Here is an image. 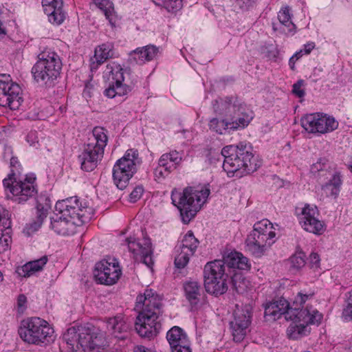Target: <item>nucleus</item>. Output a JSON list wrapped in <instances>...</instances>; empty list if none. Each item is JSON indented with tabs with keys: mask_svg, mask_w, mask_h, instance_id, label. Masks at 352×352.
<instances>
[{
	"mask_svg": "<svg viewBox=\"0 0 352 352\" xmlns=\"http://www.w3.org/2000/svg\"><path fill=\"white\" fill-rule=\"evenodd\" d=\"M227 278L223 261L215 260L206 264L204 278V286L208 293L216 296L224 294L228 289Z\"/></svg>",
	"mask_w": 352,
	"mask_h": 352,
	"instance_id": "nucleus-13",
	"label": "nucleus"
},
{
	"mask_svg": "<svg viewBox=\"0 0 352 352\" xmlns=\"http://www.w3.org/2000/svg\"><path fill=\"white\" fill-rule=\"evenodd\" d=\"M27 298L24 294H20L17 298L16 309L20 314L24 312L27 307Z\"/></svg>",
	"mask_w": 352,
	"mask_h": 352,
	"instance_id": "nucleus-49",
	"label": "nucleus"
},
{
	"mask_svg": "<svg viewBox=\"0 0 352 352\" xmlns=\"http://www.w3.org/2000/svg\"><path fill=\"white\" fill-rule=\"evenodd\" d=\"M158 49L154 45L138 47L131 53L132 58L138 64H143L152 60L157 54Z\"/></svg>",
	"mask_w": 352,
	"mask_h": 352,
	"instance_id": "nucleus-30",
	"label": "nucleus"
},
{
	"mask_svg": "<svg viewBox=\"0 0 352 352\" xmlns=\"http://www.w3.org/2000/svg\"><path fill=\"white\" fill-rule=\"evenodd\" d=\"M12 154V148L9 146H6L4 148L3 159L6 161L10 160V165L12 168L11 171L13 170L14 173H16L15 170L18 171L20 169L21 164L18 160V158L13 156Z\"/></svg>",
	"mask_w": 352,
	"mask_h": 352,
	"instance_id": "nucleus-39",
	"label": "nucleus"
},
{
	"mask_svg": "<svg viewBox=\"0 0 352 352\" xmlns=\"http://www.w3.org/2000/svg\"><path fill=\"white\" fill-rule=\"evenodd\" d=\"M25 140L30 146L36 147L39 142L38 132L35 130H30L25 135Z\"/></svg>",
	"mask_w": 352,
	"mask_h": 352,
	"instance_id": "nucleus-45",
	"label": "nucleus"
},
{
	"mask_svg": "<svg viewBox=\"0 0 352 352\" xmlns=\"http://www.w3.org/2000/svg\"><path fill=\"white\" fill-rule=\"evenodd\" d=\"M223 261L228 267L241 270L248 271L251 268V263L249 259L241 253L235 251L225 255Z\"/></svg>",
	"mask_w": 352,
	"mask_h": 352,
	"instance_id": "nucleus-28",
	"label": "nucleus"
},
{
	"mask_svg": "<svg viewBox=\"0 0 352 352\" xmlns=\"http://www.w3.org/2000/svg\"><path fill=\"white\" fill-rule=\"evenodd\" d=\"M134 352H155L144 346L139 345L134 347Z\"/></svg>",
	"mask_w": 352,
	"mask_h": 352,
	"instance_id": "nucleus-54",
	"label": "nucleus"
},
{
	"mask_svg": "<svg viewBox=\"0 0 352 352\" xmlns=\"http://www.w3.org/2000/svg\"><path fill=\"white\" fill-rule=\"evenodd\" d=\"M107 329L116 338L123 339L124 334L129 329L124 318L122 315H117L112 318H109L106 321Z\"/></svg>",
	"mask_w": 352,
	"mask_h": 352,
	"instance_id": "nucleus-26",
	"label": "nucleus"
},
{
	"mask_svg": "<svg viewBox=\"0 0 352 352\" xmlns=\"http://www.w3.org/2000/svg\"><path fill=\"white\" fill-rule=\"evenodd\" d=\"M252 307L245 305L241 307L236 306L233 314V320L230 322V327L234 342H240L249 331L251 323Z\"/></svg>",
	"mask_w": 352,
	"mask_h": 352,
	"instance_id": "nucleus-19",
	"label": "nucleus"
},
{
	"mask_svg": "<svg viewBox=\"0 0 352 352\" xmlns=\"http://www.w3.org/2000/svg\"><path fill=\"white\" fill-rule=\"evenodd\" d=\"M63 0H42L44 11H51L52 9L62 8Z\"/></svg>",
	"mask_w": 352,
	"mask_h": 352,
	"instance_id": "nucleus-44",
	"label": "nucleus"
},
{
	"mask_svg": "<svg viewBox=\"0 0 352 352\" xmlns=\"http://www.w3.org/2000/svg\"><path fill=\"white\" fill-rule=\"evenodd\" d=\"M63 338L73 352H105V340L89 328L71 327Z\"/></svg>",
	"mask_w": 352,
	"mask_h": 352,
	"instance_id": "nucleus-7",
	"label": "nucleus"
},
{
	"mask_svg": "<svg viewBox=\"0 0 352 352\" xmlns=\"http://www.w3.org/2000/svg\"><path fill=\"white\" fill-rule=\"evenodd\" d=\"M300 124L307 133L316 136L331 133L339 125L333 116L322 112L304 115L300 119Z\"/></svg>",
	"mask_w": 352,
	"mask_h": 352,
	"instance_id": "nucleus-14",
	"label": "nucleus"
},
{
	"mask_svg": "<svg viewBox=\"0 0 352 352\" xmlns=\"http://www.w3.org/2000/svg\"><path fill=\"white\" fill-rule=\"evenodd\" d=\"M171 172L169 168L158 161L157 165L153 171L155 179L159 182H162L168 177Z\"/></svg>",
	"mask_w": 352,
	"mask_h": 352,
	"instance_id": "nucleus-41",
	"label": "nucleus"
},
{
	"mask_svg": "<svg viewBox=\"0 0 352 352\" xmlns=\"http://www.w3.org/2000/svg\"><path fill=\"white\" fill-rule=\"evenodd\" d=\"M276 241V228L267 219L256 222L246 239V246L252 255L262 256Z\"/></svg>",
	"mask_w": 352,
	"mask_h": 352,
	"instance_id": "nucleus-9",
	"label": "nucleus"
},
{
	"mask_svg": "<svg viewBox=\"0 0 352 352\" xmlns=\"http://www.w3.org/2000/svg\"><path fill=\"white\" fill-rule=\"evenodd\" d=\"M23 102L22 89L9 74H0V106L16 110Z\"/></svg>",
	"mask_w": 352,
	"mask_h": 352,
	"instance_id": "nucleus-16",
	"label": "nucleus"
},
{
	"mask_svg": "<svg viewBox=\"0 0 352 352\" xmlns=\"http://www.w3.org/2000/svg\"><path fill=\"white\" fill-rule=\"evenodd\" d=\"M2 280V274H1V272H0V280Z\"/></svg>",
	"mask_w": 352,
	"mask_h": 352,
	"instance_id": "nucleus-58",
	"label": "nucleus"
},
{
	"mask_svg": "<svg viewBox=\"0 0 352 352\" xmlns=\"http://www.w3.org/2000/svg\"><path fill=\"white\" fill-rule=\"evenodd\" d=\"M236 119L235 117L225 118H214L209 121L208 126L210 131L219 134L223 135L231 131H236L246 127L253 118L251 114H244L241 116L239 114Z\"/></svg>",
	"mask_w": 352,
	"mask_h": 352,
	"instance_id": "nucleus-20",
	"label": "nucleus"
},
{
	"mask_svg": "<svg viewBox=\"0 0 352 352\" xmlns=\"http://www.w3.org/2000/svg\"><path fill=\"white\" fill-rule=\"evenodd\" d=\"M107 142V130L100 126L95 127L92 131V137L89 139V142L79 156L82 170L89 172L96 168L103 157Z\"/></svg>",
	"mask_w": 352,
	"mask_h": 352,
	"instance_id": "nucleus-10",
	"label": "nucleus"
},
{
	"mask_svg": "<svg viewBox=\"0 0 352 352\" xmlns=\"http://www.w3.org/2000/svg\"><path fill=\"white\" fill-rule=\"evenodd\" d=\"M11 221L8 212L0 205V253L5 252L10 248L12 237L10 234Z\"/></svg>",
	"mask_w": 352,
	"mask_h": 352,
	"instance_id": "nucleus-24",
	"label": "nucleus"
},
{
	"mask_svg": "<svg viewBox=\"0 0 352 352\" xmlns=\"http://www.w3.org/2000/svg\"><path fill=\"white\" fill-rule=\"evenodd\" d=\"M199 244V241L193 232L191 230L188 231L175 248V265L177 268H184L188 263Z\"/></svg>",
	"mask_w": 352,
	"mask_h": 352,
	"instance_id": "nucleus-21",
	"label": "nucleus"
},
{
	"mask_svg": "<svg viewBox=\"0 0 352 352\" xmlns=\"http://www.w3.org/2000/svg\"><path fill=\"white\" fill-rule=\"evenodd\" d=\"M184 295L192 307H195L200 302L201 287L197 281L190 280L184 285Z\"/></svg>",
	"mask_w": 352,
	"mask_h": 352,
	"instance_id": "nucleus-29",
	"label": "nucleus"
},
{
	"mask_svg": "<svg viewBox=\"0 0 352 352\" xmlns=\"http://www.w3.org/2000/svg\"><path fill=\"white\" fill-rule=\"evenodd\" d=\"M342 317L346 321H352V289L348 292V303L343 309Z\"/></svg>",
	"mask_w": 352,
	"mask_h": 352,
	"instance_id": "nucleus-43",
	"label": "nucleus"
},
{
	"mask_svg": "<svg viewBox=\"0 0 352 352\" xmlns=\"http://www.w3.org/2000/svg\"><path fill=\"white\" fill-rule=\"evenodd\" d=\"M166 339L170 349L179 345L188 344L190 342L186 333L177 326H174L168 331Z\"/></svg>",
	"mask_w": 352,
	"mask_h": 352,
	"instance_id": "nucleus-33",
	"label": "nucleus"
},
{
	"mask_svg": "<svg viewBox=\"0 0 352 352\" xmlns=\"http://www.w3.org/2000/svg\"><path fill=\"white\" fill-rule=\"evenodd\" d=\"M94 210L88 206H80L76 197L58 201L55 206V213L51 218L52 228L58 234L68 235L74 225L90 220Z\"/></svg>",
	"mask_w": 352,
	"mask_h": 352,
	"instance_id": "nucleus-2",
	"label": "nucleus"
},
{
	"mask_svg": "<svg viewBox=\"0 0 352 352\" xmlns=\"http://www.w3.org/2000/svg\"><path fill=\"white\" fill-rule=\"evenodd\" d=\"M291 9L289 6H286L280 8L278 13V19L281 25L286 29L283 31L285 33L294 34L296 32V25L292 21Z\"/></svg>",
	"mask_w": 352,
	"mask_h": 352,
	"instance_id": "nucleus-34",
	"label": "nucleus"
},
{
	"mask_svg": "<svg viewBox=\"0 0 352 352\" xmlns=\"http://www.w3.org/2000/svg\"><path fill=\"white\" fill-rule=\"evenodd\" d=\"M291 270L298 271L305 265V255L302 252H298L292 255L289 259Z\"/></svg>",
	"mask_w": 352,
	"mask_h": 352,
	"instance_id": "nucleus-40",
	"label": "nucleus"
},
{
	"mask_svg": "<svg viewBox=\"0 0 352 352\" xmlns=\"http://www.w3.org/2000/svg\"><path fill=\"white\" fill-rule=\"evenodd\" d=\"M162 298L151 289H146L136 298L135 310L138 313L135 322V330L142 338L149 340L160 333L159 321Z\"/></svg>",
	"mask_w": 352,
	"mask_h": 352,
	"instance_id": "nucleus-1",
	"label": "nucleus"
},
{
	"mask_svg": "<svg viewBox=\"0 0 352 352\" xmlns=\"http://www.w3.org/2000/svg\"><path fill=\"white\" fill-rule=\"evenodd\" d=\"M48 16V21L54 25H60L65 19V14L62 8L52 9L51 11H44Z\"/></svg>",
	"mask_w": 352,
	"mask_h": 352,
	"instance_id": "nucleus-38",
	"label": "nucleus"
},
{
	"mask_svg": "<svg viewBox=\"0 0 352 352\" xmlns=\"http://www.w3.org/2000/svg\"><path fill=\"white\" fill-rule=\"evenodd\" d=\"M113 45L110 43H102L96 47L94 58L97 64L100 65L108 58H112L113 56Z\"/></svg>",
	"mask_w": 352,
	"mask_h": 352,
	"instance_id": "nucleus-35",
	"label": "nucleus"
},
{
	"mask_svg": "<svg viewBox=\"0 0 352 352\" xmlns=\"http://www.w3.org/2000/svg\"><path fill=\"white\" fill-rule=\"evenodd\" d=\"M94 3L103 12L111 27L116 28L118 16L114 10L113 3L109 0H94Z\"/></svg>",
	"mask_w": 352,
	"mask_h": 352,
	"instance_id": "nucleus-32",
	"label": "nucleus"
},
{
	"mask_svg": "<svg viewBox=\"0 0 352 352\" xmlns=\"http://www.w3.org/2000/svg\"><path fill=\"white\" fill-rule=\"evenodd\" d=\"M95 63L93 62L92 64H91V68H94V65Z\"/></svg>",
	"mask_w": 352,
	"mask_h": 352,
	"instance_id": "nucleus-59",
	"label": "nucleus"
},
{
	"mask_svg": "<svg viewBox=\"0 0 352 352\" xmlns=\"http://www.w3.org/2000/svg\"><path fill=\"white\" fill-rule=\"evenodd\" d=\"M62 62L56 52L45 50L38 55V59L32 68L34 79L45 84L51 83L60 75Z\"/></svg>",
	"mask_w": 352,
	"mask_h": 352,
	"instance_id": "nucleus-11",
	"label": "nucleus"
},
{
	"mask_svg": "<svg viewBox=\"0 0 352 352\" xmlns=\"http://www.w3.org/2000/svg\"><path fill=\"white\" fill-rule=\"evenodd\" d=\"M210 190L204 186H189L182 191L173 189L171 200L180 212L182 221L188 223L206 202Z\"/></svg>",
	"mask_w": 352,
	"mask_h": 352,
	"instance_id": "nucleus-5",
	"label": "nucleus"
},
{
	"mask_svg": "<svg viewBox=\"0 0 352 352\" xmlns=\"http://www.w3.org/2000/svg\"><path fill=\"white\" fill-rule=\"evenodd\" d=\"M103 77L109 82L108 88L104 91V94L108 98L124 96L131 91L130 87L123 83L124 69L118 63L116 62L108 63L103 72Z\"/></svg>",
	"mask_w": 352,
	"mask_h": 352,
	"instance_id": "nucleus-15",
	"label": "nucleus"
},
{
	"mask_svg": "<svg viewBox=\"0 0 352 352\" xmlns=\"http://www.w3.org/2000/svg\"><path fill=\"white\" fill-rule=\"evenodd\" d=\"M314 295V292H300L294 298V308L287 314V320L294 321L287 330L289 338L296 340L307 335L309 332L308 325L318 324L322 319V315L311 306L302 307Z\"/></svg>",
	"mask_w": 352,
	"mask_h": 352,
	"instance_id": "nucleus-3",
	"label": "nucleus"
},
{
	"mask_svg": "<svg viewBox=\"0 0 352 352\" xmlns=\"http://www.w3.org/2000/svg\"><path fill=\"white\" fill-rule=\"evenodd\" d=\"M263 53L269 59H275L278 54L277 48L272 45L263 49Z\"/></svg>",
	"mask_w": 352,
	"mask_h": 352,
	"instance_id": "nucleus-47",
	"label": "nucleus"
},
{
	"mask_svg": "<svg viewBox=\"0 0 352 352\" xmlns=\"http://www.w3.org/2000/svg\"><path fill=\"white\" fill-rule=\"evenodd\" d=\"M221 154L224 157L223 168L228 177H241L256 170L261 164L258 157L254 156L243 144L226 146L221 150Z\"/></svg>",
	"mask_w": 352,
	"mask_h": 352,
	"instance_id": "nucleus-4",
	"label": "nucleus"
},
{
	"mask_svg": "<svg viewBox=\"0 0 352 352\" xmlns=\"http://www.w3.org/2000/svg\"><path fill=\"white\" fill-rule=\"evenodd\" d=\"M349 169L352 173V164L349 166Z\"/></svg>",
	"mask_w": 352,
	"mask_h": 352,
	"instance_id": "nucleus-57",
	"label": "nucleus"
},
{
	"mask_svg": "<svg viewBox=\"0 0 352 352\" xmlns=\"http://www.w3.org/2000/svg\"><path fill=\"white\" fill-rule=\"evenodd\" d=\"M309 261L313 268H318L320 265V258L318 254L313 252L309 256Z\"/></svg>",
	"mask_w": 352,
	"mask_h": 352,
	"instance_id": "nucleus-50",
	"label": "nucleus"
},
{
	"mask_svg": "<svg viewBox=\"0 0 352 352\" xmlns=\"http://www.w3.org/2000/svg\"><path fill=\"white\" fill-rule=\"evenodd\" d=\"M296 212L300 225L305 231L318 235L324 232V223L319 219L320 213L315 205L304 204L296 208Z\"/></svg>",
	"mask_w": 352,
	"mask_h": 352,
	"instance_id": "nucleus-17",
	"label": "nucleus"
},
{
	"mask_svg": "<svg viewBox=\"0 0 352 352\" xmlns=\"http://www.w3.org/2000/svg\"><path fill=\"white\" fill-rule=\"evenodd\" d=\"M170 349L171 352H192L190 342H188V344L179 345Z\"/></svg>",
	"mask_w": 352,
	"mask_h": 352,
	"instance_id": "nucleus-51",
	"label": "nucleus"
},
{
	"mask_svg": "<svg viewBox=\"0 0 352 352\" xmlns=\"http://www.w3.org/2000/svg\"><path fill=\"white\" fill-rule=\"evenodd\" d=\"M158 6L164 8L168 12L176 14L183 7V0H152Z\"/></svg>",
	"mask_w": 352,
	"mask_h": 352,
	"instance_id": "nucleus-37",
	"label": "nucleus"
},
{
	"mask_svg": "<svg viewBox=\"0 0 352 352\" xmlns=\"http://www.w3.org/2000/svg\"><path fill=\"white\" fill-rule=\"evenodd\" d=\"M126 243L129 250L133 254L136 261L142 262L149 268L153 267V248L149 238L144 237L136 240L135 238L129 237L126 239Z\"/></svg>",
	"mask_w": 352,
	"mask_h": 352,
	"instance_id": "nucleus-23",
	"label": "nucleus"
},
{
	"mask_svg": "<svg viewBox=\"0 0 352 352\" xmlns=\"http://www.w3.org/2000/svg\"><path fill=\"white\" fill-rule=\"evenodd\" d=\"M294 308V301L290 305L285 298H280L278 300L270 302L265 307V316L268 320H276L282 315H285L287 320L288 312Z\"/></svg>",
	"mask_w": 352,
	"mask_h": 352,
	"instance_id": "nucleus-25",
	"label": "nucleus"
},
{
	"mask_svg": "<svg viewBox=\"0 0 352 352\" xmlns=\"http://www.w3.org/2000/svg\"><path fill=\"white\" fill-rule=\"evenodd\" d=\"M47 261V257L44 256L39 259L29 261L22 266L18 267L16 270V273L22 278L30 277L41 272Z\"/></svg>",
	"mask_w": 352,
	"mask_h": 352,
	"instance_id": "nucleus-27",
	"label": "nucleus"
},
{
	"mask_svg": "<svg viewBox=\"0 0 352 352\" xmlns=\"http://www.w3.org/2000/svg\"><path fill=\"white\" fill-rule=\"evenodd\" d=\"M144 192V189L142 186H138L132 190L129 195V201L132 203L136 202L140 199Z\"/></svg>",
	"mask_w": 352,
	"mask_h": 352,
	"instance_id": "nucleus-46",
	"label": "nucleus"
},
{
	"mask_svg": "<svg viewBox=\"0 0 352 352\" xmlns=\"http://www.w3.org/2000/svg\"><path fill=\"white\" fill-rule=\"evenodd\" d=\"M6 34V30L3 28L1 27V23H0V35Z\"/></svg>",
	"mask_w": 352,
	"mask_h": 352,
	"instance_id": "nucleus-55",
	"label": "nucleus"
},
{
	"mask_svg": "<svg viewBox=\"0 0 352 352\" xmlns=\"http://www.w3.org/2000/svg\"><path fill=\"white\" fill-rule=\"evenodd\" d=\"M182 160V156L180 153L172 151L162 155L158 161L173 171L180 164Z\"/></svg>",
	"mask_w": 352,
	"mask_h": 352,
	"instance_id": "nucleus-36",
	"label": "nucleus"
},
{
	"mask_svg": "<svg viewBox=\"0 0 352 352\" xmlns=\"http://www.w3.org/2000/svg\"><path fill=\"white\" fill-rule=\"evenodd\" d=\"M121 274L119 262L114 258H104L95 265L94 275L100 284L113 285L118 282Z\"/></svg>",
	"mask_w": 352,
	"mask_h": 352,
	"instance_id": "nucleus-18",
	"label": "nucleus"
},
{
	"mask_svg": "<svg viewBox=\"0 0 352 352\" xmlns=\"http://www.w3.org/2000/svg\"><path fill=\"white\" fill-rule=\"evenodd\" d=\"M304 81L300 80L293 85L292 92L298 98H302L305 96V91L302 88Z\"/></svg>",
	"mask_w": 352,
	"mask_h": 352,
	"instance_id": "nucleus-48",
	"label": "nucleus"
},
{
	"mask_svg": "<svg viewBox=\"0 0 352 352\" xmlns=\"http://www.w3.org/2000/svg\"><path fill=\"white\" fill-rule=\"evenodd\" d=\"M141 164L142 159L138 151L128 149L123 157L116 161L113 168V179L116 186L120 189L125 188Z\"/></svg>",
	"mask_w": 352,
	"mask_h": 352,
	"instance_id": "nucleus-12",
	"label": "nucleus"
},
{
	"mask_svg": "<svg viewBox=\"0 0 352 352\" xmlns=\"http://www.w3.org/2000/svg\"><path fill=\"white\" fill-rule=\"evenodd\" d=\"M342 184V176L340 172H335L331 179L321 187L322 195L326 197H337Z\"/></svg>",
	"mask_w": 352,
	"mask_h": 352,
	"instance_id": "nucleus-31",
	"label": "nucleus"
},
{
	"mask_svg": "<svg viewBox=\"0 0 352 352\" xmlns=\"http://www.w3.org/2000/svg\"><path fill=\"white\" fill-rule=\"evenodd\" d=\"M316 45L314 42H308L303 45L301 49L303 51L304 54H309L315 48Z\"/></svg>",
	"mask_w": 352,
	"mask_h": 352,
	"instance_id": "nucleus-53",
	"label": "nucleus"
},
{
	"mask_svg": "<svg viewBox=\"0 0 352 352\" xmlns=\"http://www.w3.org/2000/svg\"><path fill=\"white\" fill-rule=\"evenodd\" d=\"M273 29L274 31L278 30V28L275 25H273Z\"/></svg>",
	"mask_w": 352,
	"mask_h": 352,
	"instance_id": "nucleus-56",
	"label": "nucleus"
},
{
	"mask_svg": "<svg viewBox=\"0 0 352 352\" xmlns=\"http://www.w3.org/2000/svg\"><path fill=\"white\" fill-rule=\"evenodd\" d=\"M304 54L303 51L300 49L296 52L289 59V65L293 69L295 62L300 59Z\"/></svg>",
	"mask_w": 352,
	"mask_h": 352,
	"instance_id": "nucleus-52",
	"label": "nucleus"
},
{
	"mask_svg": "<svg viewBox=\"0 0 352 352\" xmlns=\"http://www.w3.org/2000/svg\"><path fill=\"white\" fill-rule=\"evenodd\" d=\"M18 331L23 342L39 346H47L56 338L52 326L39 317H31L21 321Z\"/></svg>",
	"mask_w": 352,
	"mask_h": 352,
	"instance_id": "nucleus-6",
	"label": "nucleus"
},
{
	"mask_svg": "<svg viewBox=\"0 0 352 352\" xmlns=\"http://www.w3.org/2000/svg\"><path fill=\"white\" fill-rule=\"evenodd\" d=\"M214 112L219 115H223L228 118L235 117V119L244 114H251L252 111L248 109L245 105L240 102L237 98L226 97L216 100L212 104Z\"/></svg>",
	"mask_w": 352,
	"mask_h": 352,
	"instance_id": "nucleus-22",
	"label": "nucleus"
},
{
	"mask_svg": "<svg viewBox=\"0 0 352 352\" xmlns=\"http://www.w3.org/2000/svg\"><path fill=\"white\" fill-rule=\"evenodd\" d=\"M36 179L34 174L22 176L12 170L3 180L6 197L16 203L24 204L37 193Z\"/></svg>",
	"mask_w": 352,
	"mask_h": 352,
	"instance_id": "nucleus-8",
	"label": "nucleus"
},
{
	"mask_svg": "<svg viewBox=\"0 0 352 352\" xmlns=\"http://www.w3.org/2000/svg\"><path fill=\"white\" fill-rule=\"evenodd\" d=\"M329 167V160L325 157H321L311 165V171L313 173H317L320 171L327 170Z\"/></svg>",
	"mask_w": 352,
	"mask_h": 352,
	"instance_id": "nucleus-42",
	"label": "nucleus"
}]
</instances>
